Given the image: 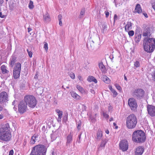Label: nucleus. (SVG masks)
Returning <instances> with one entry per match:
<instances>
[{
  "label": "nucleus",
  "mask_w": 155,
  "mask_h": 155,
  "mask_svg": "<svg viewBox=\"0 0 155 155\" xmlns=\"http://www.w3.org/2000/svg\"><path fill=\"white\" fill-rule=\"evenodd\" d=\"M9 124L6 123L0 128V139L4 141L8 142L10 140L12 134L9 131Z\"/></svg>",
  "instance_id": "1"
},
{
  "label": "nucleus",
  "mask_w": 155,
  "mask_h": 155,
  "mask_svg": "<svg viewBox=\"0 0 155 155\" xmlns=\"http://www.w3.org/2000/svg\"><path fill=\"white\" fill-rule=\"evenodd\" d=\"M132 140L137 143H141L145 142L146 136L144 131L141 130L134 131L133 133Z\"/></svg>",
  "instance_id": "2"
},
{
  "label": "nucleus",
  "mask_w": 155,
  "mask_h": 155,
  "mask_svg": "<svg viewBox=\"0 0 155 155\" xmlns=\"http://www.w3.org/2000/svg\"><path fill=\"white\" fill-rule=\"evenodd\" d=\"M143 46L145 51L148 53L152 52L155 49V39L144 38Z\"/></svg>",
  "instance_id": "3"
},
{
  "label": "nucleus",
  "mask_w": 155,
  "mask_h": 155,
  "mask_svg": "<svg viewBox=\"0 0 155 155\" xmlns=\"http://www.w3.org/2000/svg\"><path fill=\"white\" fill-rule=\"evenodd\" d=\"M47 150L44 145L38 144L33 147L30 155H46Z\"/></svg>",
  "instance_id": "4"
},
{
  "label": "nucleus",
  "mask_w": 155,
  "mask_h": 155,
  "mask_svg": "<svg viewBox=\"0 0 155 155\" xmlns=\"http://www.w3.org/2000/svg\"><path fill=\"white\" fill-rule=\"evenodd\" d=\"M137 123V119L136 116L133 114H130L126 119V126L129 129L134 128Z\"/></svg>",
  "instance_id": "5"
},
{
  "label": "nucleus",
  "mask_w": 155,
  "mask_h": 155,
  "mask_svg": "<svg viewBox=\"0 0 155 155\" xmlns=\"http://www.w3.org/2000/svg\"><path fill=\"white\" fill-rule=\"evenodd\" d=\"M24 100L27 105L30 107L34 108L36 105L37 100L33 95H26L24 97Z\"/></svg>",
  "instance_id": "6"
},
{
  "label": "nucleus",
  "mask_w": 155,
  "mask_h": 155,
  "mask_svg": "<svg viewBox=\"0 0 155 155\" xmlns=\"http://www.w3.org/2000/svg\"><path fill=\"white\" fill-rule=\"evenodd\" d=\"M99 36L96 35L93 40H91V41H90V42H87V46H89V48L90 50H92L94 49L96 46L99 45Z\"/></svg>",
  "instance_id": "7"
},
{
  "label": "nucleus",
  "mask_w": 155,
  "mask_h": 155,
  "mask_svg": "<svg viewBox=\"0 0 155 155\" xmlns=\"http://www.w3.org/2000/svg\"><path fill=\"white\" fill-rule=\"evenodd\" d=\"M21 68V64L20 63L18 62L16 64L13 71V75L15 79H17L20 77Z\"/></svg>",
  "instance_id": "8"
},
{
  "label": "nucleus",
  "mask_w": 155,
  "mask_h": 155,
  "mask_svg": "<svg viewBox=\"0 0 155 155\" xmlns=\"http://www.w3.org/2000/svg\"><path fill=\"white\" fill-rule=\"evenodd\" d=\"M128 104L131 109L135 111L136 110L137 105L136 100L133 98H130L128 100Z\"/></svg>",
  "instance_id": "9"
},
{
  "label": "nucleus",
  "mask_w": 155,
  "mask_h": 155,
  "mask_svg": "<svg viewBox=\"0 0 155 155\" xmlns=\"http://www.w3.org/2000/svg\"><path fill=\"white\" fill-rule=\"evenodd\" d=\"M18 107L19 112L22 114L26 111L27 108V105L24 101H22L19 102Z\"/></svg>",
  "instance_id": "10"
},
{
  "label": "nucleus",
  "mask_w": 155,
  "mask_h": 155,
  "mask_svg": "<svg viewBox=\"0 0 155 155\" xmlns=\"http://www.w3.org/2000/svg\"><path fill=\"white\" fill-rule=\"evenodd\" d=\"M153 26L152 25H150L147 26L144 30L143 36H150L153 31Z\"/></svg>",
  "instance_id": "11"
},
{
  "label": "nucleus",
  "mask_w": 155,
  "mask_h": 155,
  "mask_svg": "<svg viewBox=\"0 0 155 155\" xmlns=\"http://www.w3.org/2000/svg\"><path fill=\"white\" fill-rule=\"evenodd\" d=\"M145 93V92L141 89H138L135 90L134 92V96L138 99H140L142 98Z\"/></svg>",
  "instance_id": "12"
},
{
  "label": "nucleus",
  "mask_w": 155,
  "mask_h": 155,
  "mask_svg": "<svg viewBox=\"0 0 155 155\" xmlns=\"http://www.w3.org/2000/svg\"><path fill=\"white\" fill-rule=\"evenodd\" d=\"M119 147L120 150L123 151H127L128 148V143L126 140H123L119 143Z\"/></svg>",
  "instance_id": "13"
},
{
  "label": "nucleus",
  "mask_w": 155,
  "mask_h": 155,
  "mask_svg": "<svg viewBox=\"0 0 155 155\" xmlns=\"http://www.w3.org/2000/svg\"><path fill=\"white\" fill-rule=\"evenodd\" d=\"M148 114L151 117L155 116V106L148 104L147 106Z\"/></svg>",
  "instance_id": "14"
},
{
  "label": "nucleus",
  "mask_w": 155,
  "mask_h": 155,
  "mask_svg": "<svg viewBox=\"0 0 155 155\" xmlns=\"http://www.w3.org/2000/svg\"><path fill=\"white\" fill-rule=\"evenodd\" d=\"M8 99V95L6 92L3 91L0 93V102L2 104L7 101Z\"/></svg>",
  "instance_id": "15"
},
{
  "label": "nucleus",
  "mask_w": 155,
  "mask_h": 155,
  "mask_svg": "<svg viewBox=\"0 0 155 155\" xmlns=\"http://www.w3.org/2000/svg\"><path fill=\"white\" fill-rule=\"evenodd\" d=\"M73 134L71 132H70L69 134L66 136L65 137L66 145H68L71 143L73 140Z\"/></svg>",
  "instance_id": "16"
},
{
  "label": "nucleus",
  "mask_w": 155,
  "mask_h": 155,
  "mask_svg": "<svg viewBox=\"0 0 155 155\" xmlns=\"http://www.w3.org/2000/svg\"><path fill=\"white\" fill-rule=\"evenodd\" d=\"M144 151V149L143 147L139 146L136 149L135 151V155H142Z\"/></svg>",
  "instance_id": "17"
},
{
  "label": "nucleus",
  "mask_w": 155,
  "mask_h": 155,
  "mask_svg": "<svg viewBox=\"0 0 155 155\" xmlns=\"http://www.w3.org/2000/svg\"><path fill=\"white\" fill-rule=\"evenodd\" d=\"M135 36L134 41L136 43H138L141 40V35L139 33H135Z\"/></svg>",
  "instance_id": "18"
},
{
  "label": "nucleus",
  "mask_w": 155,
  "mask_h": 155,
  "mask_svg": "<svg viewBox=\"0 0 155 155\" xmlns=\"http://www.w3.org/2000/svg\"><path fill=\"white\" fill-rule=\"evenodd\" d=\"M132 24L131 22H127V24L124 27L125 30L126 31H128L132 29Z\"/></svg>",
  "instance_id": "19"
},
{
  "label": "nucleus",
  "mask_w": 155,
  "mask_h": 155,
  "mask_svg": "<svg viewBox=\"0 0 155 155\" xmlns=\"http://www.w3.org/2000/svg\"><path fill=\"white\" fill-rule=\"evenodd\" d=\"M99 67L102 73L105 74L106 72V68L103 64L102 62H101L99 64Z\"/></svg>",
  "instance_id": "20"
},
{
  "label": "nucleus",
  "mask_w": 155,
  "mask_h": 155,
  "mask_svg": "<svg viewBox=\"0 0 155 155\" xmlns=\"http://www.w3.org/2000/svg\"><path fill=\"white\" fill-rule=\"evenodd\" d=\"M135 12L138 13H140L142 12V10L140 6V5L139 4H137L136 6L135 9Z\"/></svg>",
  "instance_id": "21"
},
{
  "label": "nucleus",
  "mask_w": 155,
  "mask_h": 155,
  "mask_svg": "<svg viewBox=\"0 0 155 155\" xmlns=\"http://www.w3.org/2000/svg\"><path fill=\"white\" fill-rule=\"evenodd\" d=\"M43 19L46 22H49L51 21L50 18L49 14L47 12L45 15H43Z\"/></svg>",
  "instance_id": "22"
},
{
  "label": "nucleus",
  "mask_w": 155,
  "mask_h": 155,
  "mask_svg": "<svg viewBox=\"0 0 155 155\" xmlns=\"http://www.w3.org/2000/svg\"><path fill=\"white\" fill-rule=\"evenodd\" d=\"M16 58L15 56H12L10 59V65L11 67H13L16 61Z\"/></svg>",
  "instance_id": "23"
},
{
  "label": "nucleus",
  "mask_w": 155,
  "mask_h": 155,
  "mask_svg": "<svg viewBox=\"0 0 155 155\" xmlns=\"http://www.w3.org/2000/svg\"><path fill=\"white\" fill-rule=\"evenodd\" d=\"M1 68L2 72L3 74H8L9 72V71L6 69V66L4 65H3L1 66Z\"/></svg>",
  "instance_id": "24"
},
{
  "label": "nucleus",
  "mask_w": 155,
  "mask_h": 155,
  "mask_svg": "<svg viewBox=\"0 0 155 155\" xmlns=\"http://www.w3.org/2000/svg\"><path fill=\"white\" fill-rule=\"evenodd\" d=\"M38 137V135L36 134H34L31 137L30 141V143L31 144H34L35 142L36 138Z\"/></svg>",
  "instance_id": "25"
},
{
  "label": "nucleus",
  "mask_w": 155,
  "mask_h": 155,
  "mask_svg": "<svg viewBox=\"0 0 155 155\" xmlns=\"http://www.w3.org/2000/svg\"><path fill=\"white\" fill-rule=\"evenodd\" d=\"M102 80L105 83L109 84L110 82V80L109 78L105 75H103L102 77Z\"/></svg>",
  "instance_id": "26"
},
{
  "label": "nucleus",
  "mask_w": 155,
  "mask_h": 155,
  "mask_svg": "<svg viewBox=\"0 0 155 155\" xmlns=\"http://www.w3.org/2000/svg\"><path fill=\"white\" fill-rule=\"evenodd\" d=\"M102 137V133L101 130H98L97 133V140H100Z\"/></svg>",
  "instance_id": "27"
},
{
  "label": "nucleus",
  "mask_w": 155,
  "mask_h": 155,
  "mask_svg": "<svg viewBox=\"0 0 155 155\" xmlns=\"http://www.w3.org/2000/svg\"><path fill=\"white\" fill-rule=\"evenodd\" d=\"M87 81L89 82H94L95 83H97V80L95 79L94 77L92 76H89L88 78L87 79Z\"/></svg>",
  "instance_id": "28"
},
{
  "label": "nucleus",
  "mask_w": 155,
  "mask_h": 155,
  "mask_svg": "<svg viewBox=\"0 0 155 155\" xmlns=\"http://www.w3.org/2000/svg\"><path fill=\"white\" fill-rule=\"evenodd\" d=\"M76 87L78 91L81 93L85 94L86 93V91L80 85H77Z\"/></svg>",
  "instance_id": "29"
},
{
  "label": "nucleus",
  "mask_w": 155,
  "mask_h": 155,
  "mask_svg": "<svg viewBox=\"0 0 155 155\" xmlns=\"http://www.w3.org/2000/svg\"><path fill=\"white\" fill-rule=\"evenodd\" d=\"M71 95L74 98L77 99L79 100L80 99V97L74 92L71 93Z\"/></svg>",
  "instance_id": "30"
},
{
  "label": "nucleus",
  "mask_w": 155,
  "mask_h": 155,
  "mask_svg": "<svg viewBox=\"0 0 155 155\" xmlns=\"http://www.w3.org/2000/svg\"><path fill=\"white\" fill-rule=\"evenodd\" d=\"M107 142V140L105 139L103 140H102L100 145V147H105V145Z\"/></svg>",
  "instance_id": "31"
},
{
  "label": "nucleus",
  "mask_w": 155,
  "mask_h": 155,
  "mask_svg": "<svg viewBox=\"0 0 155 155\" xmlns=\"http://www.w3.org/2000/svg\"><path fill=\"white\" fill-rule=\"evenodd\" d=\"M51 137L52 141L56 140L57 137V133L55 132L51 134Z\"/></svg>",
  "instance_id": "32"
},
{
  "label": "nucleus",
  "mask_w": 155,
  "mask_h": 155,
  "mask_svg": "<svg viewBox=\"0 0 155 155\" xmlns=\"http://www.w3.org/2000/svg\"><path fill=\"white\" fill-rule=\"evenodd\" d=\"M102 31L103 33H105V31L107 30V26L106 24L104 23L102 25Z\"/></svg>",
  "instance_id": "33"
},
{
  "label": "nucleus",
  "mask_w": 155,
  "mask_h": 155,
  "mask_svg": "<svg viewBox=\"0 0 155 155\" xmlns=\"http://www.w3.org/2000/svg\"><path fill=\"white\" fill-rule=\"evenodd\" d=\"M151 75L152 76V80L153 81H155V69L153 70Z\"/></svg>",
  "instance_id": "34"
},
{
  "label": "nucleus",
  "mask_w": 155,
  "mask_h": 155,
  "mask_svg": "<svg viewBox=\"0 0 155 155\" xmlns=\"http://www.w3.org/2000/svg\"><path fill=\"white\" fill-rule=\"evenodd\" d=\"M34 7L33 5V1L30 0L28 5V7L30 9H32Z\"/></svg>",
  "instance_id": "35"
},
{
  "label": "nucleus",
  "mask_w": 155,
  "mask_h": 155,
  "mask_svg": "<svg viewBox=\"0 0 155 155\" xmlns=\"http://www.w3.org/2000/svg\"><path fill=\"white\" fill-rule=\"evenodd\" d=\"M56 112L58 114V117H62L63 115V112L60 110L59 109H57L56 110Z\"/></svg>",
  "instance_id": "36"
},
{
  "label": "nucleus",
  "mask_w": 155,
  "mask_h": 155,
  "mask_svg": "<svg viewBox=\"0 0 155 155\" xmlns=\"http://www.w3.org/2000/svg\"><path fill=\"white\" fill-rule=\"evenodd\" d=\"M68 114L67 113H66L65 114L63 118V121L64 122H66L68 120Z\"/></svg>",
  "instance_id": "37"
},
{
  "label": "nucleus",
  "mask_w": 155,
  "mask_h": 155,
  "mask_svg": "<svg viewBox=\"0 0 155 155\" xmlns=\"http://www.w3.org/2000/svg\"><path fill=\"white\" fill-rule=\"evenodd\" d=\"M68 75L72 79H74L75 78V75L72 72L69 73H68Z\"/></svg>",
  "instance_id": "38"
},
{
  "label": "nucleus",
  "mask_w": 155,
  "mask_h": 155,
  "mask_svg": "<svg viewBox=\"0 0 155 155\" xmlns=\"http://www.w3.org/2000/svg\"><path fill=\"white\" fill-rule=\"evenodd\" d=\"M134 65L136 68L139 67L140 66V63L138 61H136L134 62Z\"/></svg>",
  "instance_id": "39"
},
{
  "label": "nucleus",
  "mask_w": 155,
  "mask_h": 155,
  "mask_svg": "<svg viewBox=\"0 0 155 155\" xmlns=\"http://www.w3.org/2000/svg\"><path fill=\"white\" fill-rule=\"evenodd\" d=\"M81 122L80 120H79L78 122L77 128L78 130L81 129Z\"/></svg>",
  "instance_id": "40"
},
{
  "label": "nucleus",
  "mask_w": 155,
  "mask_h": 155,
  "mask_svg": "<svg viewBox=\"0 0 155 155\" xmlns=\"http://www.w3.org/2000/svg\"><path fill=\"white\" fill-rule=\"evenodd\" d=\"M127 32H128V35L130 37L133 36L134 34V31L133 30L129 31Z\"/></svg>",
  "instance_id": "41"
},
{
  "label": "nucleus",
  "mask_w": 155,
  "mask_h": 155,
  "mask_svg": "<svg viewBox=\"0 0 155 155\" xmlns=\"http://www.w3.org/2000/svg\"><path fill=\"white\" fill-rule=\"evenodd\" d=\"M111 92L113 93V97H116L117 95V93L116 91L114 89V90H112Z\"/></svg>",
  "instance_id": "42"
},
{
  "label": "nucleus",
  "mask_w": 155,
  "mask_h": 155,
  "mask_svg": "<svg viewBox=\"0 0 155 155\" xmlns=\"http://www.w3.org/2000/svg\"><path fill=\"white\" fill-rule=\"evenodd\" d=\"M103 114L104 117H105V118L107 119H108L109 117V115L107 114L106 112H103Z\"/></svg>",
  "instance_id": "43"
},
{
  "label": "nucleus",
  "mask_w": 155,
  "mask_h": 155,
  "mask_svg": "<svg viewBox=\"0 0 155 155\" xmlns=\"http://www.w3.org/2000/svg\"><path fill=\"white\" fill-rule=\"evenodd\" d=\"M115 86L117 90H118L120 91H122V89L121 87L118 84H115Z\"/></svg>",
  "instance_id": "44"
},
{
  "label": "nucleus",
  "mask_w": 155,
  "mask_h": 155,
  "mask_svg": "<svg viewBox=\"0 0 155 155\" xmlns=\"http://www.w3.org/2000/svg\"><path fill=\"white\" fill-rule=\"evenodd\" d=\"M27 51L28 53V55L30 58L32 57V53L31 51H29L28 49H27Z\"/></svg>",
  "instance_id": "45"
},
{
  "label": "nucleus",
  "mask_w": 155,
  "mask_h": 155,
  "mask_svg": "<svg viewBox=\"0 0 155 155\" xmlns=\"http://www.w3.org/2000/svg\"><path fill=\"white\" fill-rule=\"evenodd\" d=\"M90 62L88 61H87V62L84 63V64L86 65H85L84 66V68L86 70L88 69H89V67L87 66V64H90Z\"/></svg>",
  "instance_id": "46"
},
{
  "label": "nucleus",
  "mask_w": 155,
  "mask_h": 155,
  "mask_svg": "<svg viewBox=\"0 0 155 155\" xmlns=\"http://www.w3.org/2000/svg\"><path fill=\"white\" fill-rule=\"evenodd\" d=\"M44 48L46 51H47L48 50V45L47 43H45L44 45Z\"/></svg>",
  "instance_id": "47"
},
{
  "label": "nucleus",
  "mask_w": 155,
  "mask_h": 155,
  "mask_svg": "<svg viewBox=\"0 0 155 155\" xmlns=\"http://www.w3.org/2000/svg\"><path fill=\"white\" fill-rule=\"evenodd\" d=\"M85 13V10L84 9H82L81 11L80 14V16L83 15H84Z\"/></svg>",
  "instance_id": "48"
},
{
  "label": "nucleus",
  "mask_w": 155,
  "mask_h": 155,
  "mask_svg": "<svg viewBox=\"0 0 155 155\" xmlns=\"http://www.w3.org/2000/svg\"><path fill=\"white\" fill-rule=\"evenodd\" d=\"M6 17V15H2L1 12H0V17L2 18H4Z\"/></svg>",
  "instance_id": "49"
},
{
  "label": "nucleus",
  "mask_w": 155,
  "mask_h": 155,
  "mask_svg": "<svg viewBox=\"0 0 155 155\" xmlns=\"http://www.w3.org/2000/svg\"><path fill=\"white\" fill-rule=\"evenodd\" d=\"M117 18H118V17H117V15L115 14L114 15V21H115L116 20H117Z\"/></svg>",
  "instance_id": "50"
},
{
  "label": "nucleus",
  "mask_w": 155,
  "mask_h": 155,
  "mask_svg": "<svg viewBox=\"0 0 155 155\" xmlns=\"http://www.w3.org/2000/svg\"><path fill=\"white\" fill-rule=\"evenodd\" d=\"M13 150H12L9 151V155H13Z\"/></svg>",
  "instance_id": "51"
},
{
  "label": "nucleus",
  "mask_w": 155,
  "mask_h": 155,
  "mask_svg": "<svg viewBox=\"0 0 155 155\" xmlns=\"http://www.w3.org/2000/svg\"><path fill=\"white\" fill-rule=\"evenodd\" d=\"M112 108H113L112 107V106H110H110H108V111L109 112H110L112 110Z\"/></svg>",
  "instance_id": "52"
},
{
  "label": "nucleus",
  "mask_w": 155,
  "mask_h": 155,
  "mask_svg": "<svg viewBox=\"0 0 155 155\" xmlns=\"http://www.w3.org/2000/svg\"><path fill=\"white\" fill-rule=\"evenodd\" d=\"M78 78L79 80L80 81H83V78H82V77L81 75H78Z\"/></svg>",
  "instance_id": "53"
},
{
  "label": "nucleus",
  "mask_w": 155,
  "mask_h": 155,
  "mask_svg": "<svg viewBox=\"0 0 155 155\" xmlns=\"http://www.w3.org/2000/svg\"><path fill=\"white\" fill-rule=\"evenodd\" d=\"M152 6L155 11V0H154V1L153 2V3L152 4Z\"/></svg>",
  "instance_id": "54"
},
{
  "label": "nucleus",
  "mask_w": 155,
  "mask_h": 155,
  "mask_svg": "<svg viewBox=\"0 0 155 155\" xmlns=\"http://www.w3.org/2000/svg\"><path fill=\"white\" fill-rule=\"evenodd\" d=\"M90 92L93 94H94L95 93L93 89L90 90Z\"/></svg>",
  "instance_id": "55"
},
{
  "label": "nucleus",
  "mask_w": 155,
  "mask_h": 155,
  "mask_svg": "<svg viewBox=\"0 0 155 155\" xmlns=\"http://www.w3.org/2000/svg\"><path fill=\"white\" fill-rule=\"evenodd\" d=\"M62 15L61 14L59 15L58 16V20H61L62 18Z\"/></svg>",
  "instance_id": "56"
},
{
  "label": "nucleus",
  "mask_w": 155,
  "mask_h": 155,
  "mask_svg": "<svg viewBox=\"0 0 155 155\" xmlns=\"http://www.w3.org/2000/svg\"><path fill=\"white\" fill-rule=\"evenodd\" d=\"M106 17L107 18L109 15V12H108L105 11V12Z\"/></svg>",
  "instance_id": "57"
},
{
  "label": "nucleus",
  "mask_w": 155,
  "mask_h": 155,
  "mask_svg": "<svg viewBox=\"0 0 155 155\" xmlns=\"http://www.w3.org/2000/svg\"><path fill=\"white\" fill-rule=\"evenodd\" d=\"M62 117H58L57 119V121L58 122H61V118Z\"/></svg>",
  "instance_id": "58"
},
{
  "label": "nucleus",
  "mask_w": 155,
  "mask_h": 155,
  "mask_svg": "<svg viewBox=\"0 0 155 155\" xmlns=\"http://www.w3.org/2000/svg\"><path fill=\"white\" fill-rule=\"evenodd\" d=\"M59 25H60V26H62V23L61 20H59Z\"/></svg>",
  "instance_id": "59"
},
{
  "label": "nucleus",
  "mask_w": 155,
  "mask_h": 155,
  "mask_svg": "<svg viewBox=\"0 0 155 155\" xmlns=\"http://www.w3.org/2000/svg\"><path fill=\"white\" fill-rule=\"evenodd\" d=\"M143 14L146 18H147L148 17V16L146 13H143Z\"/></svg>",
  "instance_id": "60"
},
{
  "label": "nucleus",
  "mask_w": 155,
  "mask_h": 155,
  "mask_svg": "<svg viewBox=\"0 0 155 155\" xmlns=\"http://www.w3.org/2000/svg\"><path fill=\"white\" fill-rule=\"evenodd\" d=\"M113 124L114 126H115V129H117L118 128V127L117 126L116 124L115 123H114Z\"/></svg>",
  "instance_id": "61"
},
{
  "label": "nucleus",
  "mask_w": 155,
  "mask_h": 155,
  "mask_svg": "<svg viewBox=\"0 0 155 155\" xmlns=\"http://www.w3.org/2000/svg\"><path fill=\"white\" fill-rule=\"evenodd\" d=\"M32 29L30 28H28V32H29L31 31L32 30Z\"/></svg>",
  "instance_id": "62"
},
{
  "label": "nucleus",
  "mask_w": 155,
  "mask_h": 155,
  "mask_svg": "<svg viewBox=\"0 0 155 155\" xmlns=\"http://www.w3.org/2000/svg\"><path fill=\"white\" fill-rule=\"evenodd\" d=\"M82 134V133H81L78 136V139L79 140H80L81 138V136Z\"/></svg>",
  "instance_id": "63"
},
{
  "label": "nucleus",
  "mask_w": 155,
  "mask_h": 155,
  "mask_svg": "<svg viewBox=\"0 0 155 155\" xmlns=\"http://www.w3.org/2000/svg\"><path fill=\"white\" fill-rule=\"evenodd\" d=\"M34 78L35 79H37L38 78V74H36L34 76Z\"/></svg>",
  "instance_id": "64"
}]
</instances>
